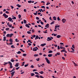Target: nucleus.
<instances>
[{"mask_svg":"<svg viewBox=\"0 0 78 78\" xmlns=\"http://www.w3.org/2000/svg\"><path fill=\"white\" fill-rule=\"evenodd\" d=\"M36 77H37V78H39V76L38 75H35Z\"/></svg>","mask_w":78,"mask_h":78,"instance_id":"obj_33","label":"nucleus"},{"mask_svg":"<svg viewBox=\"0 0 78 78\" xmlns=\"http://www.w3.org/2000/svg\"><path fill=\"white\" fill-rule=\"evenodd\" d=\"M9 41L10 42H12L13 41H12V39H11V38H10L9 40Z\"/></svg>","mask_w":78,"mask_h":78,"instance_id":"obj_23","label":"nucleus"},{"mask_svg":"<svg viewBox=\"0 0 78 78\" xmlns=\"http://www.w3.org/2000/svg\"><path fill=\"white\" fill-rule=\"evenodd\" d=\"M53 20H56V17H53Z\"/></svg>","mask_w":78,"mask_h":78,"instance_id":"obj_19","label":"nucleus"},{"mask_svg":"<svg viewBox=\"0 0 78 78\" xmlns=\"http://www.w3.org/2000/svg\"><path fill=\"white\" fill-rule=\"evenodd\" d=\"M16 6H18V8H20V7H21V5H19V4L16 5Z\"/></svg>","mask_w":78,"mask_h":78,"instance_id":"obj_18","label":"nucleus"},{"mask_svg":"<svg viewBox=\"0 0 78 78\" xmlns=\"http://www.w3.org/2000/svg\"><path fill=\"white\" fill-rule=\"evenodd\" d=\"M17 54H20L21 53V52L20 51H19L17 52Z\"/></svg>","mask_w":78,"mask_h":78,"instance_id":"obj_34","label":"nucleus"},{"mask_svg":"<svg viewBox=\"0 0 78 78\" xmlns=\"http://www.w3.org/2000/svg\"><path fill=\"white\" fill-rule=\"evenodd\" d=\"M45 27L46 28H48L49 27V24H47L46 25H45Z\"/></svg>","mask_w":78,"mask_h":78,"instance_id":"obj_8","label":"nucleus"},{"mask_svg":"<svg viewBox=\"0 0 78 78\" xmlns=\"http://www.w3.org/2000/svg\"><path fill=\"white\" fill-rule=\"evenodd\" d=\"M52 54H49L48 55V57H51V56H52Z\"/></svg>","mask_w":78,"mask_h":78,"instance_id":"obj_15","label":"nucleus"},{"mask_svg":"<svg viewBox=\"0 0 78 78\" xmlns=\"http://www.w3.org/2000/svg\"><path fill=\"white\" fill-rule=\"evenodd\" d=\"M41 8H44V9H45V6H41Z\"/></svg>","mask_w":78,"mask_h":78,"instance_id":"obj_40","label":"nucleus"},{"mask_svg":"<svg viewBox=\"0 0 78 78\" xmlns=\"http://www.w3.org/2000/svg\"><path fill=\"white\" fill-rule=\"evenodd\" d=\"M34 15H35V16H36L37 15V13H34Z\"/></svg>","mask_w":78,"mask_h":78,"instance_id":"obj_56","label":"nucleus"},{"mask_svg":"<svg viewBox=\"0 0 78 78\" xmlns=\"http://www.w3.org/2000/svg\"><path fill=\"white\" fill-rule=\"evenodd\" d=\"M28 41L29 42H30V43H31V44H32V41H31L30 40H28Z\"/></svg>","mask_w":78,"mask_h":78,"instance_id":"obj_26","label":"nucleus"},{"mask_svg":"<svg viewBox=\"0 0 78 78\" xmlns=\"http://www.w3.org/2000/svg\"><path fill=\"white\" fill-rule=\"evenodd\" d=\"M14 73H15V71H13V72H12L11 73V75H12L11 76L12 77V76H13V75H14Z\"/></svg>","mask_w":78,"mask_h":78,"instance_id":"obj_7","label":"nucleus"},{"mask_svg":"<svg viewBox=\"0 0 78 78\" xmlns=\"http://www.w3.org/2000/svg\"><path fill=\"white\" fill-rule=\"evenodd\" d=\"M58 50H59V49H60V47H59V46H58Z\"/></svg>","mask_w":78,"mask_h":78,"instance_id":"obj_51","label":"nucleus"},{"mask_svg":"<svg viewBox=\"0 0 78 78\" xmlns=\"http://www.w3.org/2000/svg\"><path fill=\"white\" fill-rule=\"evenodd\" d=\"M8 21H9L10 22H11V21H12V18L11 17H9L8 18Z\"/></svg>","mask_w":78,"mask_h":78,"instance_id":"obj_5","label":"nucleus"},{"mask_svg":"<svg viewBox=\"0 0 78 78\" xmlns=\"http://www.w3.org/2000/svg\"><path fill=\"white\" fill-rule=\"evenodd\" d=\"M48 39L47 40L48 41H51L52 39H51V38L50 37H48L47 38Z\"/></svg>","mask_w":78,"mask_h":78,"instance_id":"obj_4","label":"nucleus"},{"mask_svg":"<svg viewBox=\"0 0 78 78\" xmlns=\"http://www.w3.org/2000/svg\"><path fill=\"white\" fill-rule=\"evenodd\" d=\"M11 48H15V47L14 46V45H12L11 46Z\"/></svg>","mask_w":78,"mask_h":78,"instance_id":"obj_21","label":"nucleus"},{"mask_svg":"<svg viewBox=\"0 0 78 78\" xmlns=\"http://www.w3.org/2000/svg\"><path fill=\"white\" fill-rule=\"evenodd\" d=\"M49 53H53V51H48Z\"/></svg>","mask_w":78,"mask_h":78,"instance_id":"obj_27","label":"nucleus"},{"mask_svg":"<svg viewBox=\"0 0 78 78\" xmlns=\"http://www.w3.org/2000/svg\"><path fill=\"white\" fill-rule=\"evenodd\" d=\"M11 9H13V8H14V7L12 5L11 6Z\"/></svg>","mask_w":78,"mask_h":78,"instance_id":"obj_60","label":"nucleus"},{"mask_svg":"<svg viewBox=\"0 0 78 78\" xmlns=\"http://www.w3.org/2000/svg\"><path fill=\"white\" fill-rule=\"evenodd\" d=\"M27 66H28V64L25 65L24 66V67H27Z\"/></svg>","mask_w":78,"mask_h":78,"instance_id":"obj_62","label":"nucleus"},{"mask_svg":"<svg viewBox=\"0 0 78 78\" xmlns=\"http://www.w3.org/2000/svg\"><path fill=\"white\" fill-rule=\"evenodd\" d=\"M12 19H16V17L14 16V17H12Z\"/></svg>","mask_w":78,"mask_h":78,"instance_id":"obj_35","label":"nucleus"},{"mask_svg":"<svg viewBox=\"0 0 78 78\" xmlns=\"http://www.w3.org/2000/svg\"><path fill=\"white\" fill-rule=\"evenodd\" d=\"M40 77H41V78H44V77L42 76H40Z\"/></svg>","mask_w":78,"mask_h":78,"instance_id":"obj_64","label":"nucleus"},{"mask_svg":"<svg viewBox=\"0 0 78 78\" xmlns=\"http://www.w3.org/2000/svg\"><path fill=\"white\" fill-rule=\"evenodd\" d=\"M8 64H9L10 66H12V63L10 62H9Z\"/></svg>","mask_w":78,"mask_h":78,"instance_id":"obj_14","label":"nucleus"},{"mask_svg":"<svg viewBox=\"0 0 78 78\" xmlns=\"http://www.w3.org/2000/svg\"><path fill=\"white\" fill-rule=\"evenodd\" d=\"M31 36H32V37H34H34H36V35H34L33 36V35H31Z\"/></svg>","mask_w":78,"mask_h":78,"instance_id":"obj_42","label":"nucleus"},{"mask_svg":"<svg viewBox=\"0 0 78 78\" xmlns=\"http://www.w3.org/2000/svg\"><path fill=\"white\" fill-rule=\"evenodd\" d=\"M10 36V34H8L6 35V37H9Z\"/></svg>","mask_w":78,"mask_h":78,"instance_id":"obj_30","label":"nucleus"},{"mask_svg":"<svg viewBox=\"0 0 78 78\" xmlns=\"http://www.w3.org/2000/svg\"><path fill=\"white\" fill-rule=\"evenodd\" d=\"M3 16L5 17V19H6L8 17V15H6V13H4L3 14Z\"/></svg>","mask_w":78,"mask_h":78,"instance_id":"obj_1","label":"nucleus"},{"mask_svg":"<svg viewBox=\"0 0 78 78\" xmlns=\"http://www.w3.org/2000/svg\"><path fill=\"white\" fill-rule=\"evenodd\" d=\"M30 68H34V66H33V65H31L30 66Z\"/></svg>","mask_w":78,"mask_h":78,"instance_id":"obj_48","label":"nucleus"},{"mask_svg":"<svg viewBox=\"0 0 78 78\" xmlns=\"http://www.w3.org/2000/svg\"><path fill=\"white\" fill-rule=\"evenodd\" d=\"M41 25H43L44 24V23H43V22L41 21Z\"/></svg>","mask_w":78,"mask_h":78,"instance_id":"obj_53","label":"nucleus"},{"mask_svg":"<svg viewBox=\"0 0 78 78\" xmlns=\"http://www.w3.org/2000/svg\"><path fill=\"white\" fill-rule=\"evenodd\" d=\"M23 21H24V23H25V24L27 23V21H26V20H24Z\"/></svg>","mask_w":78,"mask_h":78,"instance_id":"obj_20","label":"nucleus"},{"mask_svg":"<svg viewBox=\"0 0 78 78\" xmlns=\"http://www.w3.org/2000/svg\"><path fill=\"white\" fill-rule=\"evenodd\" d=\"M62 21L63 23H65V22H66V20H65L64 19H63L62 20Z\"/></svg>","mask_w":78,"mask_h":78,"instance_id":"obj_6","label":"nucleus"},{"mask_svg":"<svg viewBox=\"0 0 78 78\" xmlns=\"http://www.w3.org/2000/svg\"><path fill=\"white\" fill-rule=\"evenodd\" d=\"M28 44L29 45V46H30V45H31V44L30 43H28Z\"/></svg>","mask_w":78,"mask_h":78,"instance_id":"obj_58","label":"nucleus"},{"mask_svg":"<svg viewBox=\"0 0 78 78\" xmlns=\"http://www.w3.org/2000/svg\"><path fill=\"white\" fill-rule=\"evenodd\" d=\"M3 41H6V37H3Z\"/></svg>","mask_w":78,"mask_h":78,"instance_id":"obj_17","label":"nucleus"},{"mask_svg":"<svg viewBox=\"0 0 78 78\" xmlns=\"http://www.w3.org/2000/svg\"><path fill=\"white\" fill-rule=\"evenodd\" d=\"M27 34H31V32H30L29 31H27Z\"/></svg>","mask_w":78,"mask_h":78,"instance_id":"obj_45","label":"nucleus"},{"mask_svg":"<svg viewBox=\"0 0 78 78\" xmlns=\"http://www.w3.org/2000/svg\"><path fill=\"white\" fill-rule=\"evenodd\" d=\"M65 51V49H63L61 51V52H63V51Z\"/></svg>","mask_w":78,"mask_h":78,"instance_id":"obj_50","label":"nucleus"},{"mask_svg":"<svg viewBox=\"0 0 78 78\" xmlns=\"http://www.w3.org/2000/svg\"><path fill=\"white\" fill-rule=\"evenodd\" d=\"M50 3L48 2L46 4V5H50Z\"/></svg>","mask_w":78,"mask_h":78,"instance_id":"obj_49","label":"nucleus"},{"mask_svg":"<svg viewBox=\"0 0 78 78\" xmlns=\"http://www.w3.org/2000/svg\"><path fill=\"white\" fill-rule=\"evenodd\" d=\"M14 35V34H10V37H12V36H13Z\"/></svg>","mask_w":78,"mask_h":78,"instance_id":"obj_11","label":"nucleus"},{"mask_svg":"<svg viewBox=\"0 0 78 78\" xmlns=\"http://www.w3.org/2000/svg\"><path fill=\"white\" fill-rule=\"evenodd\" d=\"M37 50H38V48L37 47H36L35 48H34L33 49V51H37Z\"/></svg>","mask_w":78,"mask_h":78,"instance_id":"obj_3","label":"nucleus"},{"mask_svg":"<svg viewBox=\"0 0 78 78\" xmlns=\"http://www.w3.org/2000/svg\"><path fill=\"white\" fill-rule=\"evenodd\" d=\"M36 19H37V20H39V17H36Z\"/></svg>","mask_w":78,"mask_h":78,"instance_id":"obj_46","label":"nucleus"},{"mask_svg":"<svg viewBox=\"0 0 78 78\" xmlns=\"http://www.w3.org/2000/svg\"><path fill=\"white\" fill-rule=\"evenodd\" d=\"M45 59L46 60V62H47V63H48V64H50V61H49V60L48 59V58H47L45 57Z\"/></svg>","mask_w":78,"mask_h":78,"instance_id":"obj_2","label":"nucleus"},{"mask_svg":"<svg viewBox=\"0 0 78 78\" xmlns=\"http://www.w3.org/2000/svg\"><path fill=\"white\" fill-rule=\"evenodd\" d=\"M15 70V68H13L12 69L11 71H9L10 72H13V71H14Z\"/></svg>","mask_w":78,"mask_h":78,"instance_id":"obj_9","label":"nucleus"},{"mask_svg":"<svg viewBox=\"0 0 78 78\" xmlns=\"http://www.w3.org/2000/svg\"><path fill=\"white\" fill-rule=\"evenodd\" d=\"M35 74H37V75H39V73H37V72H35Z\"/></svg>","mask_w":78,"mask_h":78,"instance_id":"obj_47","label":"nucleus"},{"mask_svg":"<svg viewBox=\"0 0 78 78\" xmlns=\"http://www.w3.org/2000/svg\"><path fill=\"white\" fill-rule=\"evenodd\" d=\"M34 73H31V76H34Z\"/></svg>","mask_w":78,"mask_h":78,"instance_id":"obj_24","label":"nucleus"},{"mask_svg":"<svg viewBox=\"0 0 78 78\" xmlns=\"http://www.w3.org/2000/svg\"><path fill=\"white\" fill-rule=\"evenodd\" d=\"M5 13H6V14H9V12L8 11H5Z\"/></svg>","mask_w":78,"mask_h":78,"instance_id":"obj_38","label":"nucleus"},{"mask_svg":"<svg viewBox=\"0 0 78 78\" xmlns=\"http://www.w3.org/2000/svg\"><path fill=\"white\" fill-rule=\"evenodd\" d=\"M11 62H14V60L13 59H11Z\"/></svg>","mask_w":78,"mask_h":78,"instance_id":"obj_31","label":"nucleus"},{"mask_svg":"<svg viewBox=\"0 0 78 78\" xmlns=\"http://www.w3.org/2000/svg\"><path fill=\"white\" fill-rule=\"evenodd\" d=\"M18 66H19V63H16L15 65V66L17 67Z\"/></svg>","mask_w":78,"mask_h":78,"instance_id":"obj_10","label":"nucleus"},{"mask_svg":"<svg viewBox=\"0 0 78 78\" xmlns=\"http://www.w3.org/2000/svg\"><path fill=\"white\" fill-rule=\"evenodd\" d=\"M9 30V28H6L5 29V30H6V31H8V30Z\"/></svg>","mask_w":78,"mask_h":78,"instance_id":"obj_44","label":"nucleus"},{"mask_svg":"<svg viewBox=\"0 0 78 78\" xmlns=\"http://www.w3.org/2000/svg\"><path fill=\"white\" fill-rule=\"evenodd\" d=\"M38 37H39V36H38L37 35L36 36L35 40H36L37 39H38Z\"/></svg>","mask_w":78,"mask_h":78,"instance_id":"obj_16","label":"nucleus"},{"mask_svg":"<svg viewBox=\"0 0 78 78\" xmlns=\"http://www.w3.org/2000/svg\"><path fill=\"white\" fill-rule=\"evenodd\" d=\"M39 55L38 54H35L34 55V56H35V57H36V56H37Z\"/></svg>","mask_w":78,"mask_h":78,"instance_id":"obj_29","label":"nucleus"},{"mask_svg":"<svg viewBox=\"0 0 78 78\" xmlns=\"http://www.w3.org/2000/svg\"><path fill=\"white\" fill-rule=\"evenodd\" d=\"M18 39H15V41H16V42H19V40L18 41H17Z\"/></svg>","mask_w":78,"mask_h":78,"instance_id":"obj_55","label":"nucleus"},{"mask_svg":"<svg viewBox=\"0 0 78 78\" xmlns=\"http://www.w3.org/2000/svg\"><path fill=\"white\" fill-rule=\"evenodd\" d=\"M54 23V22H52L51 23V25H52Z\"/></svg>","mask_w":78,"mask_h":78,"instance_id":"obj_61","label":"nucleus"},{"mask_svg":"<svg viewBox=\"0 0 78 78\" xmlns=\"http://www.w3.org/2000/svg\"><path fill=\"white\" fill-rule=\"evenodd\" d=\"M39 73H40V74H42L44 73V72L43 71H41L40 72H39Z\"/></svg>","mask_w":78,"mask_h":78,"instance_id":"obj_12","label":"nucleus"},{"mask_svg":"<svg viewBox=\"0 0 78 78\" xmlns=\"http://www.w3.org/2000/svg\"><path fill=\"white\" fill-rule=\"evenodd\" d=\"M37 66H38V67H41V66H40V65H39V64H38Z\"/></svg>","mask_w":78,"mask_h":78,"instance_id":"obj_59","label":"nucleus"},{"mask_svg":"<svg viewBox=\"0 0 78 78\" xmlns=\"http://www.w3.org/2000/svg\"><path fill=\"white\" fill-rule=\"evenodd\" d=\"M26 26L28 28H30V26H28V24H26Z\"/></svg>","mask_w":78,"mask_h":78,"instance_id":"obj_22","label":"nucleus"},{"mask_svg":"<svg viewBox=\"0 0 78 78\" xmlns=\"http://www.w3.org/2000/svg\"><path fill=\"white\" fill-rule=\"evenodd\" d=\"M36 59L37 61H39V58H36Z\"/></svg>","mask_w":78,"mask_h":78,"instance_id":"obj_37","label":"nucleus"},{"mask_svg":"<svg viewBox=\"0 0 78 78\" xmlns=\"http://www.w3.org/2000/svg\"><path fill=\"white\" fill-rule=\"evenodd\" d=\"M57 55H60V53H57Z\"/></svg>","mask_w":78,"mask_h":78,"instance_id":"obj_54","label":"nucleus"},{"mask_svg":"<svg viewBox=\"0 0 78 78\" xmlns=\"http://www.w3.org/2000/svg\"><path fill=\"white\" fill-rule=\"evenodd\" d=\"M56 37L57 38H59V37H61V35H58Z\"/></svg>","mask_w":78,"mask_h":78,"instance_id":"obj_25","label":"nucleus"},{"mask_svg":"<svg viewBox=\"0 0 78 78\" xmlns=\"http://www.w3.org/2000/svg\"><path fill=\"white\" fill-rule=\"evenodd\" d=\"M23 55V56H26L27 55L26 54H24Z\"/></svg>","mask_w":78,"mask_h":78,"instance_id":"obj_32","label":"nucleus"},{"mask_svg":"<svg viewBox=\"0 0 78 78\" xmlns=\"http://www.w3.org/2000/svg\"><path fill=\"white\" fill-rule=\"evenodd\" d=\"M9 27H10V28H11L12 27V24H10L8 26Z\"/></svg>","mask_w":78,"mask_h":78,"instance_id":"obj_43","label":"nucleus"},{"mask_svg":"<svg viewBox=\"0 0 78 78\" xmlns=\"http://www.w3.org/2000/svg\"><path fill=\"white\" fill-rule=\"evenodd\" d=\"M7 25V26H9L10 25L9 23V22L8 23Z\"/></svg>","mask_w":78,"mask_h":78,"instance_id":"obj_57","label":"nucleus"},{"mask_svg":"<svg viewBox=\"0 0 78 78\" xmlns=\"http://www.w3.org/2000/svg\"><path fill=\"white\" fill-rule=\"evenodd\" d=\"M46 45V44H41V46H42V47H44V45Z\"/></svg>","mask_w":78,"mask_h":78,"instance_id":"obj_13","label":"nucleus"},{"mask_svg":"<svg viewBox=\"0 0 78 78\" xmlns=\"http://www.w3.org/2000/svg\"><path fill=\"white\" fill-rule=\"evenodd\" d=\"M18 17H19V19H20V18H21V15H18Z\"/></svg>","mask_w":78,"mask_h":78,"instance_id":"obj_28","label":"nucleus"},{"mask_svg":"<svg viewBox=\"0 0 78 78\" xmlns=\"http://www.w3.org/2000/svg\"><path fill=\"white\" fill-rule=\"evenodd\" d=\"M28 3H31V2H32V1H28Z\"/></svg>","mask_w":78,"mask_h":78,"instance_id":"obj_39","label":"nucleus"},{"mask_svg":"<svg viewBox=\"0 0 78 78\" xmlns=\"http://www.w3.org/2000/svg\"><path fill=\"white\" fill-rule=\"evenodd\" d=\"M8 64V62H6L5 63H4L3 65L4 66H5V65H6V64Z\"/></svg>","mask_w":78,"mask_h":78,"instance_id":"obj_36","label":"nucleus"},{"mask_svg":"<svg viewBox=\"0 0 78 78\" xmlns=\"http://www.w3.org/2000/svg\"><path fill=\"white\" fill-rule=\"evenodd\" d=\"M20 68V67H18L16 68V70H18Z\"/></svg>","mask_w":78,"mask_h":78,"instance_id":"obj_52","label":"nucleus"},{"mask_svg":"<svg viewBox=\"0 0 78 78\" xmlns=\"http://www.w3.org/2000/svg\"><path fill=\"white\" fill-rule=\"evenodd\" d=\"M13 67L12 66V65H10V68H12Z\"/></svg>","mask_w":78,"mask_h":78,"instance_id":"obj_63","label":"nucleus"},{"mask_svg":"<svg viewBox=\"0 0 78 78\" xmlns=\"http://www.w3.org/2000/svg\"><path fill=\"white\" fill-rule=\"evenodd\" d=\"M57 20L58 21L61 20V19H59V17H58V18H57Z\"/></svg>","mask_w":78,"mask_h":78,"instance_id":"obj_41","label":"nucleus"}]
</instances>
